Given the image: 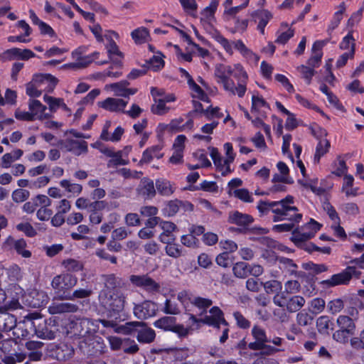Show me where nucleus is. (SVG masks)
Returning a JSON list of instances; mask_svg holds the SVG:
<instances>
[{"mask_svg":"<svg viewBox=\"0 0 364 364\" xmlns=\"http://www.w3.org/2000/svg\"><path fill=\"white\" fill-rule=\"evenodd\" d=\"M294 197L288 195L278 201L260 200L257 208L261 215H267L269 211H272L274 214L272 218L274 222L282 220L300 222L302 219V214L299 213L298 208L294 205Z\"/></svg>","mask_w":364,"mask_h":364,"instance_id":"nucleus-1","label":"nucleus"},{"mask_svg":"<svg viewBox=\"0 0 364 364\" xmlns=\"http://www.w3.org/2000/svg\"><path fill=\"white\" fill-rule=\"evenodd\" d=\"M98 300L100 305L107 311L111 317L122 312L126 304V296L122 291H100Z\"/></svg>","mask_w":364,"mask_h":364,"instance_id":"nucleus-2","label":"nucleus"},{"mask_svg":"<svg viewBox=\"0 0 364 364\" xmlns=\"http://www.w3.org/2000/svg\"><path fill=\"white\" fill-rule=\"evenodd\" d=\"M33 330L34 333L42 339H54L58 331V326L55 319H45L38 312L31 313Z\"/></svg>","mask_w":364,"mask_h":364,"instance_id":"nucleus-3","label":"nucleus"},{"mask_svg":"<svg viewBox=\"0 0 364 364\" xmlns=\"http://www.w3.org/2000/svg\"><path fill=\"white\" fill-rule=\"evenodd\" d=\"M208 313L209 315L200 316L201 318H199L192 314H188L189 316L188 321L191 326L196 323H203L217 329L220 328V323L227 324L224 313L218 306H213L208 310Z\"/></svg>","mask_w":364,"mask_h":364,"instance_id":"nucleus-4","label":"nucleus"},{"mask_svg":"<svg viewBox=\"0 0 364 364\" xmlns=\"http://www.w3.org/2000/svg\"><path fill=\"white\" fill-rule=\"evenodd\" d=\"M77 278L69 273L58 274L53 277L51 286L55 292L59 300H65L64 296L70 293L71 289L77 284Z\"/></svg>","mask_w":364,"mask_h":364,"instance_id":"nucleus-5","label":"nucleus"},{"mask_svg":"<svg viewBox=\"0 0 364 364\" xmlns=\"http://www.w3.org/2000/svg\"><path fill=\"white\" fill-rule=\"evenodd\" d=\"M336 323L338 329L333 334V340L343 344L348 343L350 338L355 334L354 321L348 316L341 315L338 317Z\"/></svg>","mask_w":364,"mask_h":364,"instance_id":"nucleus-6","label":"nucleus"},{"mask_svg":"<svg viewBox=\"0 0 364 364\" xmlns=\"http://www.w3.org/2000/svg\"><path fill=\"white\" fill-rule=\"evenodd\" d=\"M361 272L354 266H348L344 270L338 274H335L328 279L323 280L321 284L326 287H333L338 285L348 284L354 277L358 279Z\"/></svg>","mask_w":364,"mask_h":364,"instance_id":"nucleus-7","label":"nucleus"},{"mask_svg":"<svg viewBox=\"0 0 364 364\" xmlns=\"http://www.w3.org/2000/svg\"><path fill=\"white\" fill-rule=\"evenodd\" d=\"M79 348L84 355L97 356L104 353L105 345L101 337L87 336L80 341Z\"/></svg>","mask_w":364,"mask_h":364,"instance_id":"nucleus-8","label":"nucleus"},{"mask_svg":"<svg viewBox=\"0 0 364 364\" xmlns=\"http://www.w3.org/2000/svg\"><path fill=\"white\" fill-rule=\"evenodd\" d=\"M70 328L73 336H78L82 340V338H87V336H90V334L95 332L97 325L95 324L94 321L92 319L82 318L71 321Z\"/></svg>","mask_w":364,"mask_h":364,"instance_id":"nucleus-9","label":"nucleus"},{"mask_svg":"<svg viewBox=\"0 0 364 364\" xmlns=\"http://www.w3.org/2000/svg\"><path fill=\"white\" fill-rule=\"evenodd\" d=\"M129 280L133 285L141 288L149 293L155 294L160 291V284L148 274H133L130 276Z\"/></svg>","mask_w":364,"mask_h":364,"instance_id":"nucleus-10","label":"nucleus"},{"mask_svg":"<svg viewBox=\"0 0 364 364\" xmlns=\"http://www.w3.org/2000/svg\"><path fill=\"white\" fill-rule=\"evenodd\" d=\"M157 311V304L150 300H145L137 304H134L133 308L134 316L140 320H145L154 316Z\"/></svg>","mask_w":364,"mask_h":364,"instance_id":"nucleus-11","label":"nucleus"},{"mask_svg":"<svg viewBox=\"0 0 364 364\" xmlns=\"http://www.w3.org/2000/svg\"><path fill=\"white\" fill-rule=\"evenodd\" d=\"M49 300L47 294L43 291L32 290L23 298V302L31 308L45 306Z\"/></svg>","mask_w":364,"mask_h":364,"instance_id":"nucleus-12","label":"nucleus"},{"mask_svg":"<svg viewBox=\"0 0 364 364\" xmlns=\"http://www.w3.org/2000/svg\"><path fill=\"white\" fill-rule=\"evenodd\" d=\"M96 321L102 323V325L105 328H112L115 333L125 335L130 334L136 329V327L141 324V323H137L136 321H129L124 324L119 325L115 321H109L106 319H98Z\"/></svg>","mask_w":364,"mask_h":364,"instance_id":"nucleus-13","label":"nucleus"},{"mask_svg":"<svg viewBox=\"0 0 364 364\" xmlns=\"http://www.w3.org/2000/svg\"><path fill=\"white\" fill-rule=\"evenodd\" d=\"M57 300L58 296L55 297L48 306V312L50 314H61L65 313H75L78 311L79 307L77 305L68 303V302H59Z\"/></svg>","mask_w":364,"mask_h":364,"instance_id":"nucleus-14","label":"nucleus"},{"mask_svg":"<svg viewBox=\"0 0 364 364\" xmlns=\"http://www.w3.org/2000/svg\"><path fill=\"white\" fill-rule=\"evenodd\" d=\"M102 279L105 288L101 291H121L120 289L126 286L125 281L115 274H104Z\"/></svg>","mask_w":364,"mask_h":364,"instance_id":"nucleus-15","label":"nucleus"},{"mask_svg":"<svg viewBox=\"0 0 364 364\" xmlns=\"http://www.w3.org/2000/svg\"><path fill=\"white\" fill-rule=\"evenodd\" d=\"M30 317H32L31 313L25 316L23 321L16 322V325L12 328L13 335L16 338L23 339L29 336L31 332L28 327L33 329V325H31L32 320Z\"/></svg>","mask_w":364,"mask_h":364,"instance_id":"nucleus-16","label":"nucleus"},{"mask_svg":"<svg viewBox=\"0 0 364 364\" xmlns=\"http://www.w3.org/2000/svg\"><path fill=\"white\" fill-rule=\"evenodd\" d=\"M61 148L67 151L72 152L75 156L86 154L88 151L87 143L85 141H77L72 139H67L61 143Z\"/></svg>","mask_w":364,"mask_h":364,"instance_id":"nucleus-17","label":"nucleus"},{"mask_svg":"<svg viewBox=\"0 0 364 364\" xmlns=\"http://www.w3.org/2000/svg\"><path fill=\"white\" fill-rule=\"evenodd\" d=\"M252 335L255 339L254 342L248 344V348L252 350H257L264 346V343H270L264 328L258 326H254L252 329Z\"/></svg>","mask_w":364,"mask_h":364,"instance_id":"nucleus-18","label":"nucleus"},{"mask_svg":"<svg viewBox=\"0 0 364 364\" xmlns=\"http://www.w3.org/2000/svg\"><path fill=\"white\" fill-rule=\"evenodd\" d=\"M232 70L233 73L232 75L238 80L237 95L239 97H242L247 90L246 82L248 78L247 73L240 64H235Z\"/></svg>","mask_w":364,"mask_h":364,"instance_id":"nucleus-19","label":"nucleus"},{"mask_svg":"<svg viewBox=\"0 0 364 364\" xmlns=\"http://www.w3.org/2000/svg\"><path fill=\"white\" fill-rule=\"evenodd\" d=\"M136 322L141 323V324L136 327V329L134 330L129 335L137 333L136 338L139 343H150L153 342L156 337L155 331L152 328L147 327L144 322Z\"/></svg>","mask_w":364,"mask_h":364,"instance_id":"nucleus-20","label":"nucleus"},{"mask_svg":"<svg viewBox=\"0 0 364 364\" xmlns=\"http://www.w3.org/2000/svg\"><path fill=\"white\" fill-rule=\"evenodd\" d=\"M36 56V54L30 49H21L13 48L8 49L3 53L2 58L5 60L20 59L27 60Z\"/></svg>","mask_w":364,"mask_h":364,"instance_id":"nucleus-21","label":"nucleus"},{"mask_svg":"<svg viewBox=\"0 0 364 364\" xmlns=\"http://www.w3.org/2000/svg\"><path fill=\"white\" fill-rule=\"evenodd\" d=\"M328 39L324 41H316L312 46V55L308 60V65L311 68H318L320 65L323 55L322 48L328 42Z\"/></svg>","mask_w":364,"mask_h":364,"instance_id":"nucleus-22","label":"nucleus"},{"mask_svg":"<svg viewBox=\"0 0 364 364\" xmlns=\"http://www.w3.org/2000/svg\"><path fill=\"white\" fill-rule=\"evenodd\" d=\"M54 353L58 360L67 361L74 356L75 350L70 344L62 342L55 346Z\"/></svg>","mask_w":364,"mask_h":364,"instance_id":"nucleus-23","label":"nucleus"},{"mask_svg":"<svg viewBox=\"0 0 364 364\" xmlns=\"http://www.w3.org/2000/svg\"><path fill=\"white\" fill-rule=\"evenodd\" d=\"M254 218L252 216L237 210L230 213L228 217V222L230 223L243 227L244 228L252 224Z\"/></svg>","mask_w":364,"mask_h":364,"instance_id":"nucleus-24","label":"nucleus"},{"mask_svg":"<svg viewBox=\"0 0 364 364\" xmlns=\"http://www.w3.org/2000/svg\"><path fill=\"white\" fill-rule=\"evenodd\" d=\"M137 191L139 195L142 196L144 199L153 198L156 193L154 181L147 178L141 179Z\"/></svg>","mask_w":364,"mask_h":364,"instance_id":"nucleus-25","label":"nucleus"},{"mask_svg":"<svg viewBox=\"0 0 364 364\" xmlns=\"http://www.w3.org/2000/svg\"><path fill=\"white\" fill-rule=\"evenodd\" d=\"M107 48L109 55V60L97 62V63L98 65H105L107 64L109 62V60H110L114 65H119L121 64L123 55L122 52L119 50L117 43L113 40H111Z\"/></svg>","mask_w":364,"mask_h":364,"instance_id":"nucleus-26","label":"nucleus"},{"mask_svg":"<svg viewBox=\"0 0 364 364\" xmlns=\"http://www.w3.org/2000/svg\"><path fill=\"white\" fill-rule=\"evenodd\" d=\"M16 325V318L6 310L0 308V331H10Z\"/></svg>","mask_w":364,"mask_h":364,"instance_id":"nucleus-27","label":"nucleus"},{"mask_svg":"<svg viewBox=\"0 0 364 364\" xmlns=\"http://www.w3.org/2000/svg\"><path fill=\"white\" fill-rule=\"evenodd\" d=\"M37 80L41 83L42 92H52L58 82V80L50 74H42L37 75Z\"/></svg>","mask_w":364,"mask_h":364,"instance_id":"nucleus-28","label":"nucleus"},{"mask_svg":"<svg viewBox=\"0 0 364 364\" xmlns=\"http://www.w3.org/2000/svg\"><path fill=\"white\" fill-rule=\"evenodd\" d=\"M100 106L110 112L122 110L127 105V101L119 98L108 97L105 100L99 102Z\"/></svg>","mask_w":364,"mask_h":364,"instance_id":"nucleus-29","label":"nucleus"},{"mask_svg":"<svg viewBox=\"0 0 364 364\" xmlns=\"http://www.w3.org/2000/svg\"><path fill=\"white\" fill-rule=\"evenodd\" d=\"M156 191L163 196H170L173 193L176 187L165 178H159L155 182Z\"/></svg>","mask_w":364,"mask_h":364,"instance_id":"nucleus-30","label":"nucleus"},{"mask_svg":"<svg viewBox=\"0 0 364 364\" xmlns=\"http://www.w3.org/2000/svg\"><path fill=\"white\" fill-rule=\"evenodd\" d=\"M162 146L155 145L151 147L147 148L142 154V157L140 160L141 164L150 163L153 159H161L163 156V154L161 153Z\"/></svg>","mask_w":364,"mask_h":364,"instance_id":"nucleus-31","label":"nucleus"},{"mask_svg":"<svg viewBox=\"0 0 364 364\" xmlns=\"http://www.w3.org/2000/svg\"><path fill=\"white\" fill-rule=\"evenodd\" d=\"M191 304L200 310L199 316H203L208 315V309L213 304V301L210 299L203 298L201 296H195L191 301Z\"/></svg>","mask_w":364,"mask_h":364,"instance_id":"nucleus-32","label":"nucleus"},{"mask_svg":"<svg viewBox=\"0 0 364 364\" xmlns=\"http://www.w3.org/2000/svg\"><path fill=\"white\" fill-rule=\"evenodd\" d=\"M233 73L232 68L225 64H218L215 69V76L218 83L225 80Z\"/></svg>","mask_w":364,"mask_h":364,"instance_id":"nucleus-33","label":"nucleus"},{"mask_svg":"<svg viewBox=\"0 0 364 364\" xmlns=\"http://www.w3.org/2000/svg\"><path fill=\"white\" fill-rule=\"evenodd\" d=\"M333 323L328 316H321L316 320V327L321 334H329V331L333 329Z\"/></svg>","mask_w":364,"mask_h":364,"instance_id":"nucleus-34","label":"nucleus"},{"mask_svg":"<svg viewBox=\"0 0 364 364\" xmlns=\"http://www.w3.org/2000/svg\"><path fill=\"white\" fill-rule=\"evenodd\" d=\"M315 235V230L313 232H300L298 230H294L292 233L291 240L297 246L303 247L304 242L311 238L314 237Z\"/></svg>","mask_w":364,"mask_h":364,"instance_id":"nucleus-35","label":"nucleus"},{"mask_svg":"<svg viewBox=\"0 0 364 364\" xmlns=\"http://www.w3.org/2000/svg\"><path fill=\"white\" fill-rule=\"evenodd\" d=\"M305 304V299L301 296L288 297L287 310L291 313L300 310Z\"/></svg>","mask_w":364,"mask_h":364,"instance_id":"nucleus-36","label":"nucleus"},{"mask_svg":"<svg viewBox=\"0 0 364 364\" xmlns=\"http://www.w3.org/2000/svg\"><path fill=\"white\" fill-rule=\"evenodd\" d=\"M255 16L259 19L257 29L262 35H264V28L269 20L272 18V15L269 11L263 10L261 11H257Z\"/></svg>","mask_w":364,"mask_h":364,"instance_id":"nucleus-37","label":"nucleus"},{"mask_svg":"<svg viewBox=\"0 0 364 364\" xmlns=\"http://www.w3.org/2000/svg\"><path fill=\"white\" fill-rule=\"evenodd\" d=\"M175 323H176V318L175 317L164 316L155 321L154 326L157 328L171 331Z\"/></svg>","mask_w":364,"mask_h":364,"instance_id":"nucleus-38","label":"nucleus"},{"mask_svg":"<svg viewBox=\"0 0 364 364\" xmlns=\"http://www.w3.org/2000/svg\"><path fill=\"white\" fill-rule=\"evenodd\" d=\"M42 89L41 83L37 80V75H36L32 82L27 84L26 94L31 97H38L41 95Z\"/></svg>","mask_w":364,"mask_h":364,"instance_id":"nucleus-39","label":"nucleus"},{"mask_svg":"<svg viewBox=\"0 0 364 364\" xmlns=\"http://www.w3.org/2000/svg\"><path fill=\"white\" fill-rule=\"evenodd\" d=\"M92 294L90 289H77L73 292L68 293L67 296H64L65 300H75L77 299H85L90 297Z\"/></svg>","mask_w":364,"mask_h":364,"instance_id":"nucleus-40","label":"nucleus"},{"mask_svg":"<svg viewBox=\"0 0 364 364\" xmlns=\"http://www.w3.org/2000/svg\"><path fill=\"white\" fill-rule=\"evenodd\" d=\"M330 142L326 139H321L316 146L314 161L318 163L321 156L328 151Z\"/></svg>","mask_w":364,"mask_h":364,"instance_id":"nucleus-41","label":"nucleus"},{"mask_svg":"<svg viewBox=\"0 0 364 364\" xmlns=\"http://www.w3.org/2000/svg\"><path fill=\"white\" fill-rule=\"evenodd\" d=\"M249 264L244 262L235 263L232 267L234 275L238 278H245L248 276Z\"/></svg>","mask_w":364,"mask_h":364,"instance_id":"nucleus-42","label":"nucleus"},{"mask_svg":"<svg viewBox=\"0 0 364 364\" xmlns=\"http://www.w3.org/2000/svg\"><path fill=\"white\" fill-rule=\"evenodd\" d=\"M132 39L136 43H144L149 37V31L146 28L141 27L134 30L131 33Z\"/></svg>","mask_w":364,"mask_h":364,"instance_id":"nucleus-43","label":"nucleus"},{"mask_svg":"<svg viewBox=\"0 0 364 364\" xmlns=\"http://www.w3.org/2000/svg\"><path fill=\"white\" fill-rule=\"evenodd\" d=\"M260 284L263 285L267 294H277L282 289V282L277 280H270L264 283L261 282Z\"/></svg>","mask_w":364,"mask_h":364,"instance_id":"nucleus-44","label":"nucleus"},{"mask_svg":"<svg viewBox=\"0 0 364 364\" xmlns=\"http://www.w3.org/2000/svg\"><path fill=\"white\" fill-rule=\"evenodd\" d=\"M170 107L166 106L161 100H154V104L151 107V111L153 114L157 115H164L168 112Z\"/></svg>","mask_w":364,"mask_h":364,"instance_id":"nucleus-45","label":"nucleus"},{"mask_svg":"<svg viewBox=\"0 0 364 364\" xmlns=\"http://www.w3.org/2000/svg\"><path fill=\"white\" fill-rule=\"evenodd\" d=\"M62 265L68 272H77L82 270L83 268L82 263L74 259H67L63 260Z\"/></svg>","mask_w":364,"mask_h":364,"instance_id":"nucleus-46","label":"nucleus"},{"mask_svg":"<svg viewBox=\"0 0 364 364\" xmlns=\"http://www.w3.org/2000/svg\"><path fill=\"white\" fill-rule=\"evenodd\" d=\"M294 35V30L291 28H288L286 31L280 29L277 32V38L275 40V43L284 45Z\"/></svg>","mask_w":364,"mask_h":364,"instance_id":"nucleus-47","label":"nucleus"},{"mask_svg":"<svg viewBox=\"0 0 364 364\" xmlns=\"http://www.w3.org/2000/svg\"><path fill=\"white\" fill-rule=\"evenodd\" d=\"M14 245V250L18 255H21V257L24 258H29L31 257V252L28 250H26L27 247V243L24 239L21 238L17 240L16 244Z\"/></svg>","mask_w":364,"mask_h":364,"instance_id":"nucleus-48","label":"nucleus"},{"mask_svg":"<svg viewBox=\"0 0 364 364\" xmlns=\"http://www.w3.org/2000/svg\"><path fill=\"white\" fill-rule=\"evenodd\" d=\"M180 34L182 36L183 38L186 39V41L189 43L192 44L196 49L197 53L199 56H201L202 58H205L210 55V52L208 50L200 47L199 45L194 43L192 42L191 38L189 35H188L186 32L183 31L182 30L178 29Z\"/></svg>","mask_w":364,"mask_h":364,"instance_id":"nucleus-49","label":"nucleus"},{"mask_svg":"<svg viewBox=\"0 0 364 364\" xmlns=\"http://www.w3.org/2000/svg\"><path fill=\"white\" fill-rule=\"evenodd\" d=\"M60 186L65 190L73 194H80L82 192V186L77 183H72L69 180H62L60 182Z\"/></svg>","mask_w":364,"mask_h":364,"instance_id":"nucleus-50","label":"nucleus"},{"mask_svg":"<svg viewBox=\"0 0 364 364\" xmlns=\"http://www.w3.org/2000/svg\"><path fill=\"white\" fill-rule=\"evenodd\" d=\"M29 110L33 114V116L39 115L41 112H44L47 107L37 100H30L28 102Z\"/></svg>","mask_w":364,"mask_h":364,"instance_id":"nucleus-51","label":"nucleus"},{"mask_svg":"<svg viewBox=\"0 0 364 364\" xmlns=\"http://www.w3.org/2000/svg\"><path fill=\"white\" fill-rule=\"evenodd\" d=\"M182 202L178 200H170L166 205L164 211L168 217L175 215L179 210Z\"/></svg>","mask_w":364,"mask_h":364,"instance_id":"nucleus-52","label":"nucleus"},{"mask_svg":"<svg viewBox=\"0 0 364 364\" xmlns=\"http://www.w3.org/2000/svg\"><path fill=\"white\" fill-rule=\"evenodd\" d=\"M30 196V192L26 189L18 188L13 191L11 197L15 203H22Z\"/></svg>","mask_w":364,"mask_h":364,"instance_id":"nucleus-53","label":"nucleus"},{"mask_svg":"<svg viewBox=\"0 0 364 364\" xmlns=\"http://www.w3.org/2000/svg\"><path fill=\"white\" fill-rule=\"evenodd\" d=\"M43 100L49 105V109L51 112H56V110L60 107L63 100L62 98H55L47 95H44Z\"/></svg>","mask_w":364,"mask_h":364,"instance_id":"nucleus-54","label":"nucleus"},{"mask_svg":"<svg viewBox=\"0 0 364 364\" xmlns=\"http://www.w3.org/2000/svg\"><path fill=\"white\" fill-rule=\"evenodd\" d=\"M26 358V354L23 353H15L5 355L2 359L6 364H16L23 362Z\"/></svg>","mask_w":364,"mask_h":364,"instance_id":"nucleus-55","label":"nucleus"},{"mask_svg":"<svg viewBox=\"0 0 364 364\" xmlns=\"http://www.w3.org/2000/svg\"><path fill=\"white\" fill-rule=\"evenodd\" d=\"M344 9H344L343 6H342V9H341L340 11H338L337 12H336L334 14L333 19L331 21V23L328 27V29H327V32L329 35H331V33L333 32V31L338 26V25L343 18V14Z\"/></svg>","mask_w":364,"mask_h":364,"instance_id":"nucleus-56","label":"nucleus"},{"mask_svg":"<svg viewBox=\"0 0 364 364\" xmlns=\"http://www.w3.org/2000/svg\"><path fill=\"white\" fill-rule=\"evenodd\" d=\"M314 317L306 311H301L296 315V322L299 326H306L311 324Z\"/></svg>","mask_w":364,"mask_h":364,"instance_id":"nucleus-57","label":"nucleus"},{"mask_svg":"<svg viewBox=\"0 0 364 364\" xmlns=\"http://www.w3.org/2000/svg\"><path fill=\"white\" fill-rule=\"evenodd\" d=\"M18 231L23 232L27 237H33L37 235L36 230L28 223H21L16 225Z\"/></svg>","mask_w":364,"mask_h":364,"instance_id":"nucleus-58","label":"nucleus"},{"mask_svg":"<svg viewBox=\"0 0 364 364\" xmlns=\"http://www.w3.org/2000/svg\"><path fill=\"white\" fill-rule=\"evenodd\" d=\"M234 196L245 203L253 202V198L250 191L246 188L236 189Z\"/></svg>","mask_w":364,"mask_h":364,"instance_id":"nucleus-59","label":"nucleus"},{"mask_svg":"<svg viewBox=\"0 0 364 364\" xmlns=\"http://www.w3.org/2000/svg\"><path fill=\"white\" fill-rule=\"evenodd\" d=\"M344 307V303L341 299H336L330 302L327 305L328 311L333 314L340 312Z\"/></svg>","mask_w":364,"mask_h":364,"instance_id":"nucleus-60","label":"nucleus"},{"mask_svg":"<svg viewBox=\"0 0 364 364\" xmlns=\"http://www.w3.org/2000/svg\"><path fill=\"white\" fill-rule=\"evenodd\" d=\"M234 47L245 58H251L255 54L250 50L241 40H237L234 43Z\"/></svg>","mask_w":364,"mask_h":364,"instance_id":"nucleus-61","label":"nucleus"},{"mask_svg":"<svg viewBox=\"0 0 364 364\" xmlns=\"http://www.w3.org/2000/svg\"><path fill=\"white\" fill-rule=\"evenodd\" d=\"M298 71L301 74L307 84L311 83L312 77L314 75L315 71L313 68L310 66L301 65L297 68Z\"/></svg>","mask_w":364,"mask_h":364,"instance_id":"nucleus-62","label":"nucleus"},{"mask_svg":"<svg viewBox=\"0 0 364 364\" xmlns=\"http://www.w3.org/2000/svg\"><path fill=\"white\" fill-rule=\"evenodd\" d=\"M163 311L166 314L177 315L180 313V309L176 302H173L170 299H166Z\"/></svg>","mask_w":364,"mask_h":364,"instance_id":"nucleus-63","label":"nucleus"},{"mask_svg":"<svg viewBox=\"0 0 364 364\" xmlns=\"http://www.w3.org/2000/svg\"><path fill=\"white\" fill-rule=\"evenodd\" d=\"M132 233L125 227H119L114 229L112 232V239L117 240H122L128 237Z\"/></svg>","mask_w":364,"mask_h":364,"instance_id":"nucleus-64","label":"nucleus"}]
</instances>
